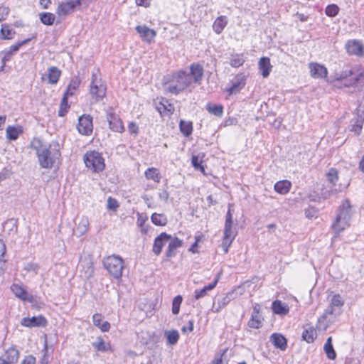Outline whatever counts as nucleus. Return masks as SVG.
Returning a JSON list of instances; mask_svg holds the SVG:
<instances>
[{"instance_id":"obj_1","label":"nucleus","mask_w":364,"mask_h":364,"mask_svg":"<svg viewBox=\"0 0 364 364\" xmlns=\"http://www.w3.org/2000/svg\"><path fill=\"white\" fill-rule=\"evenodd\" d=\"M51 146V144L48 146L42 139L38 137L33 138L31 141V147L36 151L39 164L43 168H50L60 160L59 145L56 144L55 145L56 148L53 149Z\"/></svg>"},{"instance_id":"obj_2","label":"nucleus","mask_w":364,"mask_h":364,"mask_svg":"<svg viewBox=\"0 0 364 364\" xmlns=\"http://www.w3.org/2000/svg\"><path fill=\"white\" fill-rule=\"evenodd\" d=\"M364 80V67L356 65L343 70L340 73L328 81V83L337 89L355 86Z\"/></svg>"},{"instance_id":"obj_3","label":"nucleus","mask_w":364,"mask_h":364,"mask_svg":"<svg viewBox=\"0 0 364 364\" xmlns=\"http://www.w3.org/2000/svg\"><path fill=\"white\" fill-rule=\"evenodd\" d=\"M85 167L92 173H100L105 170V159L97 151H87L83 156Z\"/></svg>"},{"instance_id":"obj_4","label":"nucleus","mask_w":364,"mask_h":364,"mask_svg":"<svg viewBox=\"0 0 364 364\" xmlns=\"http://www.w3.org/2000/svg\"><path fill=\"white\" fill-rule=\"evenodd\" d=\"M190 75L183 70H180L173 74L171 84L168 87V91L174 95H178L186 90L191 84Z\"/></svg>"},{"instance_id":"obj_5","label":"nucleus","mask_w":364,"mask_h":364,"mask_svg":"<svg viewBox=\"0 0 364 364\" xmlns=\"http://www.w3.org/2000/svg\"><path fill=\"white\" fill-rule=\"evenodd\" d=\"M89 93L95 102L102 100L106 96L107 85L98 73H92Z\"/></svg>"},{"instance_id":"obj_6","label":"nucleus","mask_w":364,"mask_h":364,"mask_svg":"<svg viewBox=\"0 0 364 364\" xmlns=\"http://www.w3.org/2000/svg\"><path fill=\"white\" fill-rule=\"evenodd\" d=\"M104 267L114 279H119L122 275L124 260L119 256H108L103 259Z\"/></svg>"},{"instance_id":"obj_7","label":"nucleus","mask_w":364,"mask_h":364,"mask_svg":"<svg viewBox=\"0 0 364 364\" xmlns=\"http://www.w3.org/2000/svg\"><path fill=\"white\" fill-rule=\"evenodd\" d=\"M352 210L350 202L348 199L344 200L338 209V213L333 225V228H345L350 225Z\"/></svg>"},{"instance_id":"obj_8","label":"nucleus","mask_w":364,"mask_h":364,"mask_svg":"<svg viewBox=\"0 0 364 364\" xmlns=\"http://www.w3.org/2000/svg\"><path fill=\"white\" fill-rule=\"evenodd\" d=\"M36 39V34H32L30 38H28L26 39H24L21 41H18L17 43L11 45L8 50H4L1 52L2 54V65L1 67L0 70H3L4 68L6 65V62L10 61L16 52L18 51L20 48L24 45L28 44L31 40Z\"/></svg>"},{"instance_id":"obj_9","label":"nucleus","mask_w":364,"mask_h":364,"mask_svg":"<svg viewBox=\"0 0 364 364\" xmlns=\"http://www.w3.org/2000/svg\"><path fill=\"white\" fill-rule=\"evenodd\" d=\"M106 119L111 131L120 134L124 132L125 127L122 119L112 108L107 111Z\"/></svg>"},{"instance_id":"obj_10","label":"nucleus","mask_w":364,"mask_h":364,"mask_svg":"<svg viewBox=\"0 0 364 364\" xmlns=\"http://www.w3.org/2000/svg\"><path fill=\"white\" fill-rule=\"evenodd\" d=\"M247 81V77L242 73H237L235 75L233 79L230 81V87L225 89V92L228 93V97L232 95L239 93L245 86Z\"/></svg>"},{"instance_id":"obj_11","label":"nucleus","mask_w":364,"mask_h":364,"mask_svg":"<svg viewBox=\"0 0 364 364\" xmlns=\"http://www.w3.org/2000/svg\"><path fill=\"white\" fill-rule=\"evenodd\" d=\"M155 107L161 117H171L175 111L174 105L164 97H158L155 100Z\"/></svg>"},{"instance_id":"obj_12","label":"nucleus","mask_w":364,"mask_h":364,"mask_svg":"<svg viewBox=\"0 0 364 364\" xmlns=\"http://www.w3.org/2000/svg\"><path fill=\"white\" fill-rule=\"evenodd\" d=\"M77 129L80 134L89 136L93 131L92 117L90 114H83L78 119Z\"/></svg>"},{"instance_id":"obj_13","label":"nucleus","mask_w":364,"mask_h":364,"mask_svg":"<svg viewBox=\"0 0 364 364\" xmlns=\"http://www.w3.org/2000/svg\"><path fill=\"white\" fill-rule=\"evenodd\" d=\"M310 76L314 79H326L328 75L327 68L317 62H311L308 65Z\"/></svg>"},{"instance_id":"obj_14","label":"nucleus","mask_w":364,"mask_h":364,"mask_svg":"<svg viewBox=\"0 0 364 364\" xmlns=\"http://www.w3.org/2000/svg\"><path fill=\"white\" fill-rule=\"evenodd\" d=\"M345 48L346 53L350 55L358 57L364 55V45L359 40H348L345 45Z\"/></svg>"},{"instance_id":"obj_15","label":"nucleus","mask_w":364,"mask_h":364,"mask_svg":"<svg viewBox=\"0 0 364 364\" xmlns=\"http://www.w3.org/2000/svg\"><path fill=\"white\" fill-rule=\"evenodd\" d=\"M78 2H74V0H67L60 2L56 9V14L59 17H65L73 14L77 9L76 4Z\"/></svg>"},{"instance_id":"obj_16","label":"nucleus","mask_w":364,"mask_h":364,"mask_svg":"<svg viewBox=\"0 0 364 364\" xmlns=\"http://www.w3.org/2000/svg\"><path fill=\"white\" fill-rule=\"evenodd\" d=\"M142 41L151 44L154 42L156 36V31L149 28L147 26H136L135 28Z\"/></svg>"},{"instance_id":"obj_17","label":"nucleus","mask_w":364,"mask_h":364,"mask_svg":"<svg viewBox=\"0 0 364 364\" xmlns=\"http://www.w3.org/2000/svg\"><path fill=\"white\" fill-rule=\"evenodd\" d=\"M241 294L238 293L237 289H234L228 292L223 298L218 299L217 302L213 303V308H215V312H219L223 308L228 305L232 300L237 298Z\"/></svg>"},{"instance_id":"obj_18","label":"nucleus","mask_w":364,"mask_h":364,"mask_svg":"<svg viewBox=\"0 0 364 364\" xmlns=\"http://www.w3.org/2000/svg\"><path fill=\"white\" fill-rule=\"evenodd\" d=\"M48 321L43 315L33 316L31 318L24 317L21 321V325L25 327H45Z\"/></svg>"},{"instance_id":"obj_19","label":"nucleus","mask_w":364,"mask_h":364,"mask_svg":"<svg viewBox=\"0 0 364 364\" xmlns=\"http://www.w3.org/2000/svg\"><path fill=\"white\" fill-rule=\"evenodd\" d=\"M183 245V240L177 237L171 236V239L168 241V245L165 252L166 259L164 260L168 261L171 258L176 257L177 255V249L181 247Z\"/></svg>"},{"instance_id":"obj_20","label":"nucleus","mask_w":364,"mask_h":364,"mask_svg":"<svg viewBox=\"0 0 364 364\" xmlns=\"http://www.w3.org/2000/svg\"><path fill=\"white\" fill-rule=\"evenodd\" d=\"M171 239V235L166 232H161L155 239L153 245L152 252L156 256H159L163 250L164 245Z\"/></svg>"},{"instance_id":"obj_21","label":"nucleus","mask_w":364,"mask_h":364,"mask_svg":"<svg viewBox=\"0 0 364 364\" xmlns=\"http://www.w3.org/2000/svg\"><path fill=\"white\" fill-rule=\"evenodd\" d=\"M190 77L193 82L200 84L204 75V69L202 65L193 63L190 65Z\"/></svg>"},{"instance_id":"obj_22","label":"nucleus","mask_w":364,"mask_h":364,"mask_svg":"<svg viewBox=\"0 0 364 364\" xmlns=\"http://www.w3.org/2000/svg\"><path fill=\"white\" fill-rule=\"evenodd\" d=\"M11 289L15 296L22 301L33 303L35 300L33 296L28 294L22 286L17 284H14L11 287Z\"/></svg>"},{"instance_id":"obj_23","label":"nucleus","mask_w":364,"mask_h":364,"mask_svg":"<svg viewBox=\"0 0 364 364\" xmlns=\"http://www.w3.org/2000/svg\"><path fill=\"white\" fill-rule=\"evenodd\" d=\"M269 341L276 348L281 350H285L287 348V339L281 333H272L270 336Z\"/></svg>"},{"instance_id":"obj_24","label":"nucleus","mask_w":364,"mask_h":364,"mask_svg":"<svg viewBox=\"0 0 364 364\" xmlns=\"http://www.w3.org/2000/svg\"><path fill=\"white\" fill-rule=\"evenodd\" d=\"M236 235L237 232L235 231V229H225L221 246L225 254L228 252V249Z\"/></svg>"},{"instance_id":"obj_25","label":"nucleus","mask_w":364,"mask_h":364,"mask_svg":"<svg viewBox=\"0 0 364 364\" xmlns=\"http://www.w3.org/2000/svg\"><path fill=\"white\" fill-rule=\"evenodd\" d=\"M258 68L264 78L269 77L272 70L270 58L269 57H262L258 61Z\"/></svg>"},{"instance_id":"obj_26","label":"nucleus","mask_w":364,"mask_h":364,"mask_svg":"<svg viewBox=\"0 0 364 364\" xmlns=\"http://www.w3.org/2000/svg\"><path fill=\"white\" fill-rule=\"evenodd\" d=\"M16 31L11 25L7 23H2L0 28V40L10 41L14 38Z\"/></svg>"},{"instance_id":"obj_27","label":"nucleus","mask_w":364,"mask_h":364,"mask_svg":"<svg viewBox=\"0 0 364 364\" xmlns=\"http://www.w3.org/2000/svg\"><path fill=\"white\" fill-rule=\"evenodd\" d=\"M61 70L55 66L48 68V73L46 75L48 83L50 85H56L61 76Z\"/></svg>"},{"instance_id":"obj_28","label":"nucleus","mask_w":364,"mask_h":364,"mask_svg":"<svg viewBox=\"0 0 364 364\" xmlns=\"http://www.w3.org/2000/svg\"><path fill=\"white\" fill-rule=\"evenodd\" d=\"M205 153H200L198 155H193L191 157V164L195 169L199 170L204 176L207 175L205 171V166L203 164L204 162Z\"/></svg>"},{"instance_id":"obj_29","label":"nucleus","mask_w":364,"mask_h":364,"mask_svg":"<svg viewBox=\"0 0 364 364\" xmlns=\"http://www.w3.org/2000/svg\"><path fill=\"white\" fill-rule=\"evenodd\" d=\"M292 186L291 182L289 180H281L275 183L274 190L279 194L287 195Z\"/></svg>"},{"instance_id":"obj_30","label":"nucleus","mask_w":364,"mask_h":364,"mask_svg":"<svg viewBox=\"0 0 364 364\" xmlns=\"http://www.w3.org/2000/svg\"><path fill=\"white\" fill-rule=\"evenodd\" d=\"M364 124V112L357 113V116L353 119L350 131L356 135H360Z\"/></svg>"},{"instance_id":"obj_31","label":"nucleus","mask_w":364,"mask_h":364,"mask_svg":"<svg viewBox=\"0 0 364 364\" xmlns=\"http://www.w3.org/2000/svg\"><path fill=\"white\" fill-rule=\"evenodd\" d=\"M144 176L146 180L152 181L156 183H159L162 178L160 171L155 167H149L146 169Z\"/></svg>"},{"instance_id":"obj_32","label":"nucleus","mask_w":364,"mask_h":364,"mask_svg":"<svg viewBox=\"0 0 364 364\" xmlns=\"http://www.w3.org/2000/svg\"><path fill=\"white\" fill-rule=\"evenodd\" d=\"M2 358L9 364L16 363L19 358V351L16 348L11 347L6 350Z\"/></svg>"},{"instance_id":"obj_33","label":"nucleus","mask_w":364,"mask_h":364,"mask_svg":"<svg viewBox=\"0 0 364 364\" xmlns=\"http://www.w3.org/2000/svg\"><path fill=\"white\" fill-rule=\"evenodd\" d=\"M218 280L219 276L216 277L213 282L210 283L208 285L203 287V289H196L194 291L195 299L198 300L200 298H203L205 296H206L208 291L213 289L216 287Z\"/></svg>"},{"instance_id":"obj_34","label":"nucleus","mask_w":364,"mask_h":364,"mask_svg":"<svg viewBox=\"0 0 364 364\" xmlns=\"http://www.w3.org/2000/svg\"><path fill=\"white\" fill-rule=\"evenodd\" d=\"M23 132L22 126H8L6 128V138L11 141L16 140Z\"/></svg>"},{"instance_id":"obj_35","label":"nucleus","mask_w":364,"mask_h":364,"mask_svg":"<svg viewBox=\"0 0 364 364\" xmlns=\"http://www.w3.org/2000/svg\"><path fill=\"white\" fill-rule=\"evenodd\" d=\"M228 24L227 17L220 16L215 18L213 23V30L217 34H220Z\"/></svg>"},{"instance_id":"obj_36","label":"nucleus","mask_w":364,"mask_h":364,"mask_svg":"<svg viewBox=\"0 0 364 364\" xmlns=\"http://www.w3.org/2000/svg\"><path fill=\"white\" fill-rule=\"evenodd\" d=\"M81 83V80L78 76H75L69 82L67 90L64 93V95L68 97L73 96L79 88Z\"/></svg>"},{"instance_id":"obj_37","label":"nucleus","mask_w":364,"mask_h":364,"mask_svg":"<svg viewBox=\"0 0 364 364\" xmlns=\"http://www.w3.org/2000/svg\"><path fill=\"white\" fill-rule=\"evenodd\" d=\"M272 309L275 314L286 315L289 313V306L279 300H275L272 302Z\"/></svg>"},{"instance_id":"obj_38","label":"nucleus","mask_w":364,"mask_h":364,"mask_svg":"<svg viewBox=\"0 0 364 364\" xmlns=\"http://www.w3.org/2000/svg\"><path fill=\"white\" fill-rule=\"evenodd\" d=\"M205 108L208 113L213 114L215 117H221L223 114L224 107L220 104L217 105L208 102L207 103Z\"/></svg>"},{"instance_id":"obj_39","label":"nucleus","mask_w":364,"mask_h":364,"mask_svg":"<svg viewBox=\"0 0 364 364\" xmlns=\"http://www.w3.org/2000/svg\"><path fill=\"white\" fill-rule=\"evenodd\" d=\"M164 336L168 345H176L180 338L179 333L176 329L166 330L164 331Z\"/></svg>"},{"instance_id":"obj_40","label":"nucleus","mask_w":364,"mask_h":364,"mask_svg":"<svg viewBox=\"0 0 364 364\" xmlns=\"http://www.w3.org/2000/svg\"><path fill=\"white\" fill-rule=\"evenodd\" d=\"M323 350L326 356L330 360H334L336 358V353L332 344V338L328 337L323 346Z\"/></svg>"},{"instance_id":"obj_41","label":"nucleus","mask_w":364,"mask_h":364,"mask_svg":"<svg viewBox=\"0 0 364 364\" xmlns=\"http://www.w3.org/2000/svg\"><path fill=\"white\" fill-rule=\"evenodd\" d=\"M181 132L186 137L190 136L193 130V122L191 121L181 120L179 123Z\"/></svg>"},{"instance_id":"obj_42","label":"nucleus","mask_w":364,"mask_h":364,"mask_svg":"<svg viewBox=\"0 0 364 364\" xmlns=\"http://www.w3.org/2000/svg\"><path fill=\"white\" fill-rule=\"evenodd\" d=\"M92 346L97 350L101 352H107L111 350L109 343H106L100 336L97 338V341L92 342Z\"/></svg>"},{"instance_id":"obj_43","label":"nucleus","mask_w":364,"mask_h":364,"mask_svg":"<svg viewBox=\"0 0 364 364\" xmlns=\"http://www.w3.org/2000/svg\"><path fill=\"white\" fill-rule=\"evenodd\" d=\"M316 338V332L313 326L305 328L302 333V338L308 343H311Z\"/></svg>"},{"instance_id":"obj_44","label":"nucleus","mask_w":364,"mask_h":364,"mask_svg":"<svg viewBox=\"0 0 364 364\" xmlns=\"http://www.w3.org/2000/svg\"><path fill=\"white\" fill-rule=\"evenodd\" d=\"M40 20L46 26H52L55 20V16L50 12H43L40 14Z\"/></svg>"},{"instance_id":"obj_45","label":"nucleus","mask_w":364,"mask_h":364,"mask_svg":"<svg viewBox=\"0 0 364 364\" xmlns=\"http://www.w3.org/2000/svg\"><path fill=\"white\" fill-rule=\"evenodd\" d=\"M263 318L261 315L252 314L248 321V326L252 328L258 329L262 326Z\"/></svg>"},{"instance_id":"obj_46","label":"nucleus","mask_w":364,"mask_h":364,"mask_svg":"<svg viewBox=\"0 0 364 364\" xmlns=\"http://www.w3.org/2000/svg\"><path fill=\"white\" fill-rule=\"evenodd\" d=\"M245 61V60L242 53H236L232 55L230 60V65L232 68H239L244 64Z\"/></svg>"},{"instance_id":"obj_47","label":"nucleus","mask_w":364,"mask_h":364,"mask_svg":"<svg viewBox=\"0 0 364 364\" xmlns=\"http://www.w3.org/2000/svg\"><path fill=\"white\" fill-rule=\"evenodd\" d=\"M68 97H69L63 95L58 110V116L60 117L65 116L70 109V105L68 104Z\"/></svg>"},{"instance_id":"obj_48","label":"nucleus","mask_w":364,"mask_h":364,"mask_svg":"<svg viewBox=\"0 0 364 364\" xmlns=\"http://www.w3.org/2000/svg\"><path fill=\"white\" fill-rule=\"evenodd\" d=\"M151 221L155 225L164 226L167 223V218L164 214L153 213Z\"/></svg>"},{"instance_id":"obj_49","label":"nucleus","mask_w":364,"mask_h":364,"mask_svg":"<svg viewBox=\"0 0 364 364\" xmlns=\"http://www.w3.org/2000/svg\"><path fill=\"white\" fill-rule=\"evenodd\" d=\"M326 177L330 183L335 185L339 179L338 170L335 168H330L326 173Z\"/></svg>"},{"instance_id":"obj_50","label":"nucleus","mask_w":364,"mask_h":364,"mask_svg":"<svg viewBox=\"0 0 364 364\" xmlns=\"http://www.w3.org/2000/svg\"><path fill=\"white\" fill-rule=\"evenodd\" d=\"M183 301V297L181 295L176 296L172 301V313L174 315L178 314L180 311V306Z\"/></svg>"},{"instance_id":"obj_51","label":"nucleus","mask_w":364,"mask_h":364,"mask_svg":"<svg viewBox=\"0 0 364 364\" xmlns=\"http://www.w3.org/2000/svg\"><path fill=\"white\" fill-rule=\"evenodd\" d=\"M234 212L233 205L228 204V210L226 213L225 228H232L233 225L232 213Z\"/></svg>"},{"instance_id":"obj_52","label":"nucleus","mask_w":364,"mask_h":364,"mask_svg":"<svg viewBox=\"0 0 364 364\" xmlns=\"http://www.w3.org/2000/svg\"><path fill=\"white\" fill-rule=\"evenodd\" d=\"M340 11L338 5L335 4H329L326 7L325 14L329 17L336 16Z\"/></svg>"},{"instance_id":"obj_53","label":"nucleus","mask_w":364,"mask_h":364,"mask_svg":"<svg viewBox=\"0 0 364 364\" xmlns=\"http://www.w3.org/2000/svg\"><path fill=\"white\" fill-rule=\"evenodd\" d=\"M330 304L333 307L335 306L337 309L341 311V308L343 306V301L339 294H336L332 297Z\"/></svg>"},{"instance_id":"obj_54","label":"nucleus","mask_w":364,"mask_h":364,"mask_svg":"<svg viewBox=\"0 0 364 364\" xmlns=\"http://www.w3.org/2000/svg\"><path fill=\"white\" fill-rule=\"evenodd\" d=\"M326 318H327L323 315L318 318L316 324V328L319 331H326L328 328L329 323L331 322V321H326Z\"/></svg>"},{"instance_id":"obj_55","label":"nucleus","mask_w":364,"mask_h":364,"mask_svg":"<svg viewBox=\"0 0 364 364\" xmlns=\"http://www.w3.org/2000/svg\"><path fill=\"white\" fill-rule=\"evenodd\" d=\"M341 313V311L337 309L335 306L333 307V306L330 304L329 306L327 307V309L325 310L323 316H325V317H328L329 315H332L334 317L340 315Z\"/></svg>"},{"instance_id":"obj_56","label":"nucleus","mask_w":364,"mask_h":364,"mask_svg":"<svg viewBox=\"0 0 364 364\" xmlns=\"http://www.w3.org/2000/svg\"><path fill=\"white\" fill-rule=\"evenodd\" d=\"M107 208L114 212L117 211L119 208V203L117 199L112 197H109L107 200Z\"/></svg>"},{"instance_id":"obj_57","label":"nucleus","mask_w":364,"mask_h":364,"mask_svg":"<svg viewBox=\"0 0 364 364\" xmlns=\"http://www.w3.org/2000/svg\"><path fill=\"white\" fill-rule=\"evenodd\" d=\"M39 269L40 266L38 265V264L35 262H28L24 266L23 268V269L27 272H33L36 274L38 273Z\"/></svg>"},{"instance_id":"obj_58","label":"nucleus","mask_w":364,"mask_h":364,"mask_svg":"<svg viewBox=\"0 0 364 364\" xmlns=\"http://www.w3.org/2000/svg\"><path fill=\"white\" fill-rule=\"evenodd\" d=\"M10 9L8 6H0V22L6 20L9 14Z\"/></svg>"},{"instance_id":"obj_59","label":"nucleus","mask_w":364,"mask_h":364,"mask_svg":"<svg viewBox=\"0 0 364 364\" xmlns=\"http://www.w3.org/2000/svg\"><path fill=\"white\" fill-rule=\"evenodd\" d=\"M128 131L131 134L137 135L139 132L138 124L134 122H130L128 124Z\"/></svg>"},{"instance_id":"obj_60","label":"nucleus","mask_w":364,"mask_h":364,"mask_svg":"<svg viewBox=\"0 0 364 364\" xmlns=\"http://www.w3.org/2000/svg\"><path fill=\"white\" fill-rule=\"evenodd\" d=\"M102 314H95L93 316H92V322H93V324L98 327L100 326L101 324V321H102Z\"/></svg>"},{"instance_id":"obj_61","label":"nucleus","mask_w":364,"mask_h":364,"mask_svg":"<svg viewBox=\"0 0 364 364\" xmlns=\"http://www.w3.org/2000/svg\"><path fill=\"white\" fill-rule=\"evenodd\" d=\"M199 239H200L199 236L196 237V241L191 245V246L188 249L189 252H191L192 253H196L198 252V247Z\"/></svg>"},{"instance_id":"obj_62","label":"nucleus","mask_w":364,"mask_h":364,"mask_svg":"<svg viewBox=\"0 0 364 364\" xmlns=\"http://www.w3.org/2000/svg\"><path fill=\"white\" fill-rule=\"evenodd\" d=\"M21 364H36V358L31 355L26 356Z\"/></svg>"},{"instance_id":"obj_63","label":"nucleus","mask_w":364,"mask_h":364,"mask_svg":"<svg viewBox=\"0 0 364 364\" xmlns=\"http://www.w3.org/2000/svg\"><path fill=\"white\" fill-rule=\"evenodd\" d=\"M151 0H135V3L137 6L148 8L151 6Z\"/></svg>"},{"instance_id":"obj_64","label":"nucleus","mask_w":364,"mask_h":364,"mask_svg":"<svg viewBox=\"0 0 364 364\" xmlns=\"http://www.w3.org/2000/svg\"><path fill=\"white\" fill-rule=\"evenodd\" d=\"M194 325H193V321L190 320L188 321V326H183L181 328V331L183 333H186L187 331L192 332L193 331Z\"/></svg>"}]
</instances>
